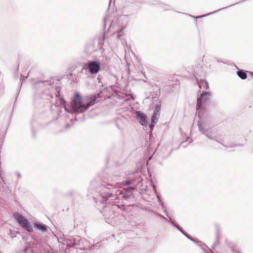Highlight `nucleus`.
<instances>
[{"mask_svg": "<svg viewBox=\"0 0 253 253\" xmlns=\"http://www.w3.org/2000/svg\"><path fill=\"white\" fill-rule=\"evenodd\" d=\"M202 84L207 86V88L209 87L208 83L206 81L203 82Z\"/></svg>", "mask_w": 253, "mask_h": 253, "instance_id": "nucleus-11", "label": "nucleus"}, {"mask_svg": "<svg viewBox=\"0 0 253 253\" xmlns=\"http://www.w3.org/2000/svg\"><path fill=\"white\" fill-rule=\"evenodd\" d=\"M238 76L241 78L242 79H246L247 77V75L246 72L242 71H239L237 73Z\"/></svg>", "mask_w": 253, "mask_h": 253, "instance_id": "nucleus-9", "label": "nucleus"}, {"mask_svg": "<svg viewBox=\"0 0 253 253\" xmlns=\"http://www.w3.org/2000/svg\"><path fill=\"white\" fill-rule=\"evenodd\" d=\"M136 116L139 122L142 125H146L147 123L146 116L140 111H136Z\"/></svg>", "mask_w": 253, "mask_h": 253, "instance_id": "nucleus-5", "label": "nucleus"}, {"mask_svg": "<svg viewBox=\"0 0 253 253\" xmlns=\"http://www.w3.org/2000/svg\"><path fill=\"white\" fill-rule=\"evenodd\" d=\"M88 68L92 74H96L100 70V64L96 61H90L88 63Z\"/></svg>", "mask_w": 253, "mask_h": 253, "instance_id": "nucleus-4", "label": "nucleus"}, {"mask_svg": "<svg viewBox=\"0 0 253 253\" xmlns=\"http://www.w3.org/2000/svg\"><path fill=\"white\" fill-rule=\"evenodd\" d=\"M36 246L26 247L24 250V253H36Z\"/></svg>", "mask_w": 253, "mask_h": 253, "instance_id": "nucleus-8", "label": "nucleus"}, {"mask_svg": "<svg viewBox=\"0 0 253 253\" xmlns=\"http://www.w3.org/2000/svg\"><path fill=\"white\" fill-rule=\"evenodd\" d=\"M34 227L35 228L42 231L44 232L46 230L47 226L40 222L36 223L34 225Z\"/></svg>", "mask_w": 253, "mask_h": 253, "instance_id": "nucleus-7", "label": "nucleus"}, {"mask_svg": "<svg viewBox=\"0 0 253 253\" xmlns=\"http://www.w3.org/2000/svg\"><path fill=\"white\" fill-rule=\"evenodd\" d=\"M211 94L209 92L203 93L201 94L200 97L197 99V109L199 110L202 108V101L210 99Z\"/></svg>", "mask_w": 253, "mask_h": 253, "instance_id": "nucleus-3", "label": "nucleus"}, {"mask_svg": "<svg viewBox=\"0 0 253 253\" xmlns=\"http://www.w3.org/2000/svg\"><path fill=\"white\" fill-rule=\"evenodd\" d=\"M154 124H153L152 123H151V124L150 125V126L151 128H153L154 126Z\"/></svg>", "mask_w": 253, "mask_h": 253, "instance_id": "nucleus-12", "label": "nucleus"}, {"mask_svg": "<svg viewBox=\"0 0 253 253\" xmlns=\"http://www.w3.org/2000/svg\"><path fill=\"white\" fill-rule=\"evenodd\" d=\"M13 216L17 222L24 228L29 232H32L33 229L32 226L30 224L28 220L19 212H15Z\"/></svg>", "mask_w": 253, "mask_h": 253, "instance_id": "nucleus-2", "label": "nucleus"}, {"mask_svg": "<svg viewBox=\"0 0 253 253\" xmlns=\"http://www.w3.org/2000/svg\"><path fill=\"white\" fill-rule=\"evenodd\" d=\"M72 106H65V110L71 113L75 112L82 113L87 109V106L83 102L82 97L78 92H76L73 96L71 101Z\"/></svg>", "mask_w": 253, "mask_h": 253, "instance_id": "nucleus-1", "label": "nucleus"}, {"mask_svg": "<svg viewBox=\"0 0 253 253\" xmlns=\"http://www.w3.org/2000/svg\"><path fill=\"white\" fill-rule=\"evenodd\" d=\"M158 114L157 112H154L153 116L152 117V123L153 124H155L158 121Z\"/></svg>", "mask_w": 253, "mask_h": 253, "instance_id": "nucleus-10", "label": "nucleus"}, {"mask_svg": "<svg viewBox=\"0 0 253 253\" xmlns=\"http://www.w3.org/2000/svg\"><path fill=\"white\" fill-rule=\"evenodd\" d=\"M96 99L97 97L95 95H92L87 98V102L85 103V105L87 106V109L94 104Z\"/></svg>", "mask_w": 253, "mask_h": 253, "instance_id": "nucleus-6", "label": "nucleus"}]
</instances>
